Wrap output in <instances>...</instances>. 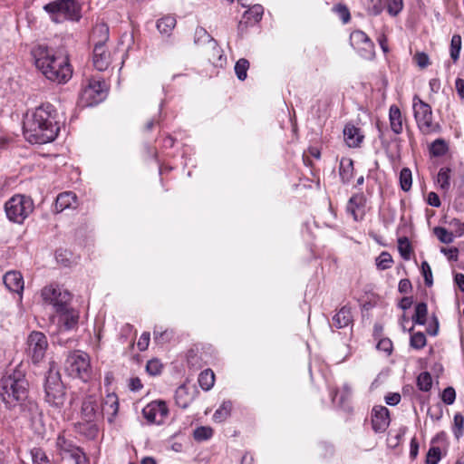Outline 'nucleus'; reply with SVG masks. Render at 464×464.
<instances>
[{"instance_id": "17", "label": "nucleus", "mask_w": 464, "mask_h": 464, "mask_svg": "<svg viewBox=\"0 0 464 464\" xmlns=\"http://www.w3.org/2000/svg\"><path fill=\"white\" fill-rule=\"evenodd\" d=\"M390 424L389 410L384 406H375L372 411V426L375 432H383Z\"/></svg>"}, {"instance_id": "50", "label": "nucleus", "mask_w": 464, "mask_h": 464, "mask_svg": "<svg viewBox=\"0 0 464 464\" xmlns=\"http://www.w3.org/2000/svg\"><path fill=\"white\" fill-rule=\"evenodd\" d=\"M421 273L424 277L425 285L431 286L433 284L431 268L427 261L421 263Z\"/></svg>"}, {"instance_id": "32", "label": "nucleus", "mask_w": 464, "mask_h": 464, "mask_svg": "<svg viewBox=\"0 0 464 464\" xmlns=\"http://www.w3.org/2000/svg\"><path fill=\"white\" fill-rule=\"evenodd\" d=\"M61 314V322L63 323L64 328L66 330L72 329L78 323V314L73 311H69L68 307L64 312Z\"/></svg>"}, {"instance_id": "51", "label": "nucleus", "mask_w": 464, "mask_h": 464, "mask_svg": "<svg viewBox=\"0 0 464 464\" xmlns=\"http://www.w3.org/2000/svg\"><path fill=\"white\" fill-rule=\"evenodd\" d=\"M456 399V392L452 387H447L443 390L441 394V400L447 405H451L454 403Z\"/></svg>"}, {"instance_id": "62", "label": "nucleus", "mask_w": 464, "mask_h": 464, "mask_svg": "<svg viewBox=\"0 0 464 464\" xmlns=\"http://www.w3.org/2000/svg\"><path fill=\"white\" fill-rule=\"evenodd\" d=\"M411 287L412 285L411 281L409 279L404 278L399 282L398 290L401 294H407L411 290Z\"/></svg>"}, {"instance_id": "21", "label": "nucleus", "mask_w": 464, "mask_h": 464, "mask_svg": "<svg viewBox=\"0 0 464 464\" xmlns=\"http://www.w3.org/2000/svg\"><path fill=\"white\" fill-rule=\"evenodd\" d=\"M194 44L199 46L208 44L213 51L218 50L217 41L203 27L196 28L194 34Z\"/></svg>"}, {"instance_id": "38", "label": "nucleus", "mask_w": 464, "mask_h": 464, "mask_svg": "<svg viewBox=\"0 0 464 464\" xmlns=\"http://www.w3.org/2000/svg\"><path fill=\"white\" fill-rule=\"evenodd\" d=\"M433 233L441 243L450 244L454 241V234L449 232L445 227H436L433 229Z\"/></svg>"}, {"instance_id": "15", "label": "nucleus", "mask_w": 464, "mask_h": 464, "mask_svg": "<svg viewBox=\"0 0 464 464\" xmlns=\"http://www.w3.org/2000/svg\"><path fill=\"white\" fill-rule=\"evenodd\" d=\"M168 413L169 409L163 401H153L142 410L144 418L151 424H162Z\"/></svg>"}, {"instance_id": "6", "label": "nucleus", "mask_w": 464, "mask_h": 464, "mask_svg": "<svg viewBox=\"0 0 464 464\" xmlns=\"http://www.w3.org/2000/svg\"><path fill=\"white\" fill-rule=\"evenodd\" d=\"M55 453L62 460H67L70 464H89V459L83 450L63 432L56 438Z\"/></svg>"}, {"instance_id": "16", "label": "nucleus", "mask_w": 464, "mask_h": 464, "mask_svg": "<svg viewBox=\"0 0 464 464\" xmlns=\"http://www.w3.org/2000/svg\"><path fill=\"white\" fill-rule=\"evenodd\" d=\"M92 39L95 41L93 48V57H98L105 53V42L109 39V28L105 24H97L92 33Z\"/></svg>"}, {"instance_id": "27", "label": "nucleus", "mask_w": 464, "mask_h": 464, "mask_svg": "<svg viewBox=\"0 0 464 464\" xmlns=\"http://www.w3.org/2000/svg\"><path fill=\"white\" fill-rule=\"evenodd\" d=\"M176 18L172 15H166L157 22V28L162 34L169 35L171 31L176 26Z\"/></svg>"}, {"instance_id": "13", "label": "nucleus", "mask_w": 464, "mask_h": 464, "mask_svg": "<svg viewBox=\"0 0 464 464\" xmlns=\"http://www.w3.org/2000/svg\"><path fill=\"white\" fill-rule=\"evenodd\" d=\"M48 348V341L44 334L34 331L27 338V355L34 364L42 362Z\"/></svg>"}, {"instance_id": "28", "label": "nucleus", "mask_w": 464, "mask_h": 464, "mask_svg": "<svg viewBox=\"0 0 464 464\" xmlns=\"http://www.w3.org/2000/svg\"><path fill=\"white\" fill-rule=\"evenodd\" d=\"M365 197L362 193L353 195L348 201L347 210L352 213L354 220H357L356 209L363 208Z\"/></svg>"}, {"instance_id": "31", "label": "nucleus", "mask_w": 464, "mask_h": 464, "mask_svg": "<svg viewBox=\"0 0 464 464\" xmlns=\"http://www.w3.org/2000/svg\"><path fill=\"white\" fill-rule=\"evenodd\" d=\"M176 403L185 409L188 406L191 401V397L188 393V388L186 385H180L175 393Z\"/></svg>"}, {"instance_id": "64", "label": "nucleus", "mask_w": 464, "mask_h": 464, "mask_svg": "<svg viewBox=\"0 0 464 464\" xmlns=\"http://www.w3.org/2000/svg\"><path fill=\"white\" fill-rule=\"evenodd\" d=\"M455 88L459 98L464 100V80L457 78L455 81Z\"/></svg>"}, {"instance_id": "54", "label": "nucleus", "mask_w": 464, "mask_h": 464, "mask_svg": "<svg viewBox=\"0 0 464 464\" xmlns=\"http://www.w3.org/2000/svg\"><path fill=\"white\" fill-rule=\"evenodd\" d=\"M334 10L344 24L350 21L351 14L346 5L339 4L334 7Z\"/></svg>"}, {"instance_id": "57", "label": "nucleus", "mask_w": 464, "mask_h": 464, "mask_svg": "<svg viewBox=\"0 0 464 464\" xmlns=\"http://www.w3.org/2000/svg\"><path fill=\"white\" fill-rule=\"evenodd\" d=\"M377 349L390 354L392 351V343L388 338L381 339L377 343Z\"/></svg>"}, {"instance_id": "19", "label": "nucleus", "mask_w": 464, "mask_h": 464, "mask_svg": "<svg viewBox=\"0 0 464 464\" xmlns=\"http://www.w3.org/2000/svg\"><path fill=\"white\" fill-rule=\"evenodd\" d=\"M119 411V400L115 393H109L102 404V415L106 414L108 420L112 422Z\"/></svg>"}, {"instance_id": "59", "label": "nucleus", "mask_w": 464, "mask_h": 464, "mask_svg": "<svg viewBox=\"0 0 464 464\" xmlns=\"http://www.w3.org/2000/svg\"><path fill=\"white\" fill-rule=\"evenodd\" d=\"M441 253L448 256L449 260L457 261L459 256V249L457 247L440 249Z\"/></svg>"}, {"instance_id": "37", "label": "nucleus", "mask_w": 464, "mask_h": 464, "mask_svg": "<svg viewBox=\"0 0 464 464\" xmlns=\"http://www.w3.org/2000/svg\"><path fill=\"white\" fill-rule=\"evenodd\" d=\"M461 50V36L459 34H454L450 41V57L454 63L459 60V53Z\"/></svg>"}, {"instance_id": "44", "label": "nucleus", "mask_w": 464, "mask_h": 464, "mask_svg": "<svg viewBox=\"0 0 464 464\" xmlns=\"http://www.w3.org/2000/svg\"><path fill=\"white\" fill-rule=\"evenodd\" d=\"M93 65L98 71H104L108 68L111 63V55L109 53H105L98 57H92Z\"/></svg>"}, {"instance_id": "24", "label": "nucleus", "mask_w": 464, "mask_h": 464, "mask_svg": "<svg viewBox=\"0 0 464 464\" xmlns=\"http://www.w3.org/2000/svg\"><path fill=\"white\" fill-rule=\"evenodd\" d=\"M389 120L392 130L395 134L402 132V117L400 109L396 105H392L389 110Z\"/></svg>"}, {"instance_id": "40", "label": "nucleus", "mask_w": 464, "mask_h": 464, "mask_svg": "<svg viewBox=\"0 0 464 464\" xmlns=\"http://www.w3.org/2000/svg\"><path fill=\"white\" fill-rule=\"evenodd\" d=\"M412 177L411 171L408 168H403L400 172V184L403 191H409L411 188Z\"/></svg>"}, {"instance_id": "30", "label": "nucleus", "mask_w": 464, "mask_h": 464, "mask_svg": "<svg viewBox=\"0 0 464 464\" xmlns=\"http://www.w3.org/2000/svg\"><path fill=\"white\" fill-rule=\"evenodd\" d=\"M428 314V307L427 304L424 302H420L415 306V314L412 316V321L414 324L424 325L427 321Z\"/></svg>"}, {"instance_id": "34", "label": "nucleus", "mask_w": 464, "mask_h": 464, "mask_svg": "<svg viewBox=\"0 0 464 464\" xmlns=\"http://www.w3.org/2000/svg\"><path fill=\"white\" fill-rule=\"evenodd\" d=\"M398 250L404 260L408 261L411 259L412 247L408 237H402L398 239Z\"/></svg>"}, {"instance_id": "4", "label": "nucleus", "mask_w": 464, "mask_h": 464, "mask_svg": "<svg viewBox=\"0 0 464 464\" xmlns=\"http://www.w3.org/2000/svg\"><path fill=\"white\" fill-rule=\"evenodd\" d=\"M82 421L77 423L79 432L87 437L94 438L98 432L96 422L102 417L100 404L95 397L88 396L82 404L81 411Z\"/></svg>"}, {"instance_id": "60", "label": "nucleus", "mask_w": 464, "mask_h": 464, "mask_svg": "<svg viewBox=\"0 0 464 464\" xmlns=\"http://www.w3.org/2000/svg\"><path fill=\"white\" fill-rule=\"evenodd\" d=\"M401 401V395L398 392H391L385 396V402L388 405L395 406Z\"/></svg>"}, {"instance_id": "45", "label": "nucleus", "mask_w": 464, "mask_h": 464, "mask_svg": "<svg viewBox=\"0 0 464 464\" xmlns=\"http://www.w3.org/2000/svg\"><path fill=\"white\" fill-rule=\"evenodd\" d=\"M213 435V430L210 427L201 426L194 430V439L198 441L207 440Z\"/></svg>"}, {"instance_id": "61", "label": "nucleus", "mask_w": 464, "mask_h": 464, "mask_svg": "<svg viewBox=\"0 0 464 464\" xmlns=\"http://www.w3.org/2000/svg\"><path fill=\"white\" fill-rule=\"evenodd\" d=\"M428 414L433 420H440L443 414L441 406L437 405L434 409H430Z\"/></svg>"}, {"instance_id": "2", "label": "nucleus", "mask_w": 464, "mask_h": 464, "mask_svg": "<svg viewBox=\"0 0 464 464\" xmlns=\"http://www.w3.org/2000/svg\"><path fill=\"white\" fill-rule=\"evenodd\" d=\"M23 130L30 143L45 144L54 140L60 131L57 110L51 103L41 104L26 114Z\"/></svg>"}, {"instance_id": "12", "label": "nucleus", "mask_w": 464, "mask_h": 464, "mask_svg": "<svg viewBox=\"0 0 464 464\" xmlns=\"http://www.w3.org/2000/svg\"><path fill=\"white\" fill-rule=\"evenodd\" d=\"M107 85L102 79L95 77L89 80L88 85L82 90L81 102L83 106H94L106 97Z\"/></svg>"}, {"instance_id": "25", "label": "nucleus", "mask_w": 464, "mask_h": 464, "mask_svg": "<svg viewBox=\"0 0 464 464\" xmlns=\"http://www.w3.org/2000/svg\"><path fill=\"white\" fill-rule=\"evenodd\" d=\"M339 174L343 183H348L353 176V161L351 159H342Z\"/></svg>"}, {"instance_id": "3", "label": "nucleus", "mask_w": 464, "mask_h": 464, "mask_svg": "<svg viewBox=\"0 0 464 464\" xmlns=\"http://www.w3.org/2000/svg\"><path fill=\"white\" fill-rule=\"evenodd\" d=\"M34 56L36 67L48 80L65 83L71 79L72 69L66 54H56L48 48L40 46Z\"/></svg>"}, {"instance_id": "23", "label": "nucleus", "mask_w": 464, "mask_h": 464, "mask_svg": "<svg viewBox=\"0 0 464 464\" xmlns=\"http://www.w3.org/2000/svg\"><path fill=\"white\" fill-rule=\"evenodd\" d=\"M353 322L351 308L343 306L333 317V325L338 329L348 326Z\"/></svg>"}, {"instance_id": "42", "label": "nucleus", "mask_w": 464, "mask_h": 464, "mask_svg": "<svg viewBox=\"0 0 464 464\" xmlns=\"http://www.w3.org/2000/svg\"><path fill=\"white\" fill-rule=\"evenodd\" d=\"M375 261L376 266L380 270H386L390 268L393 263L392 255L386 251L382 252Z\"/></svg>"}, {"instance_id": "48", "label": "nucleus", "mask_w": 464, "mask_h": 464, "mask_svg": "<svg viewBox=\"0 0 464 464\" xmlns=\"http://www.w3.org/2000/svg\"><path fill=\"white\" fill-rule=\"evenodd\" d=\"M441 458V451L439 447H431L426 457V464H438Z\"/></svg>"}, {"instance_id": "14", "label": "nucleus", "mask_w": 464, "mask_h": 464, "mask_svg": "<svg viewBox=\"0 0 464 464\" xmlns=\"http://www.w3.org/2000/svg\"><path fill=\"white\" fill-rule=\"evenodd\" d=\"M350 43L362 57L365 59H372L374 57V44L363 31H353L350 35Z\"/></svg>"}, {"instance_id": "35", "label": "nucleus", "mask_w": 464, "mask_h": 464, "mask_svg": "<svg viewBox=\"0 0 464 464\" xmlns=\"http://www.w3.org/2000/svg\"><path fill=\"white\" fill-rule=\"evenodd\" d=\"M30 454L33 464H53L45 451L41 448H33Z\"/></svg>"}, {"instance_id": "46", "label": "nucleus", "mask_w": 464, "mask_h": 464, "mask_svg": "<svg viewBox=\"0 0 464 464\" xmlns=\"http://www.w3.org/2000/svg\"><path fill=\"white\" fill-rule=\"evenodd\" d=\"M154 340L158 343H165L172 338V332L168 330H162L161 327L156 326L154 329Z\"/></svg>"}, {"instance_id": "58", "label": "nucleus", "mask_w": 464, "mask_h": 464, "mask_svg": "<svg viewBox=\"0 0 464 464\" xmlns=\"http://www.w3.org/2000/svg\"><path fill=\"white\" fill-rule=\"evenodd\" d=\"M150 333H147V332H144L139 341H138V343H137V346L139 348L140 351H145L148 346H149V343H150Z\"/></svg>"}, {"instance_id": "8", "label": "nucleus", "mask_w": 464, "mask_h": 464, "mask_svg": "<svg viewBox=\"0 0 464 464\" xmlns=\"http://www.w3.org/2000/svg\"><path fill=\"white\" fill-rule=\"evenodd\" d=\"M44 10L51 15L55 23L69 19L78 21L81 18V9L74 0H55L46 4Z\"/></svg>"}, {"instance_id": "33", "label": "nucleus", "mask_w": 464, "mask_h": 464, "mask_svg": "<svg viewBox=\"0 0 464 464\" xmlns=\"http://www.w3.org/2000/svg\"><path fill=\"white\" fill-rule=\"evenodd\" d=\"M451 169L448 167L441 168L437 176V183L443 191H448L450 187Z\"/></svg>"}, {"instance_id": "63", "label": "nucleus", "mask_w": 464, "mask_h": 464, "mask_svg": "<svg viewBox=\"0 0 464 464\" xmlns=\"http://www.w3.org/2000/svg\"><path fill=\"white\" fill-rule=\"evenodd\" d=\"M427 202L429 205L435 207V208H439L441 205L440 199L438 194L435 192H430L428 194Z\"/></svg>"}, {"instance_id": "29", "label": "nucleus", "mask_w": 464, "mask_h": 464, "mask_svg": "<svg viewBox=\"0 0 464 464\" xmlns=\"http://www.w3.org/2000/svg\"><path fill=\"white\" fill-rule=\"evenodd\" d=\"M198 381L203 390L209 391L214 385L215 374L212 370L206 369L199 373Z\"/></svg>"}, {"instance_id": "47", "label": "nucleus", "mask_w": 464, "mask_h": 464, "mask_svg": "<svg viewBox=\"0 0 464 464\" xmlns=\"http://www.w3.org/2000/svg\"><path fill=\"white\" fill-rule=\"evenodd\" d=\"M387 11L392 15L396 16L403 7L402 0H386Z\"/></svg>"}, {"instance_id": "53", "label": "nucleus", "mask_w": 464, "mask_h": 464, "mask_svg": "<svg viewBox=\"0 0 464 464\" xmlns=\"http://www.w3.org/2000/svg\"><path fill=\"white\" fill-rule=\"evenodd\" d=\"M464 426V418L460 413L454 416V434L459 439L462 436Z\"/></svg>"}, {"instance_id": "22", "label": "nucleus", "mask_w": 464, "mask_h": 464, "mask_svg": "<svg viewBox=\"0 0 464 464\" xmlns=\"http://www.w3.org/2000/svg\"><path fill=\"white\" fill-rule=\"evenodd\" d=\"M343 136L349 147H358L363 140V135L360 133V129L353 125H346L343 130Z\"/></svg>"}, {"instance_id": "43", "label": "nucleus", "mask_w": 464, "mask_h": 464, "mask_svg": "<svg viewBox=\"0 0 464 464\" xmlns=\"http://www.w3.org/2000/svg\"><path fill=\"white\" fill-rule=\"evenodd\" d=\"M426 343H427L426 336L421 332L413 333L411 335L410 345L413 349H416V350L422 349L426 345Z\"/></svg>"}, {"instance_id": "26", "label": "nucleus", "mask_w": 464, "mask_h": 464, "mask_svg": "<svg viewBox=\"0 0 464 464\" xmlns=\"http://www.w3.org/2000/svg\"><path fill=\"white\" fill-rule=\"evenodd\" d=\"M430 156L442 157L449 151V144L444 139H436L429 148Z\"/></svg>"}, {"instance_id": "49", "label": "nucleus", "mask_w": 464, "mask_h": 464, "mask_svg": "<svg viewBox=\"0 0 464 464\" xmlns=\"http://www.w3.org/2000/svg\"><path fill=\"white\" fill-rule=\"evenodd\" d=\"M146 370L150 375H158L161 372L162 364L159 360L152 359L147 362Z\"/></svg>"}, {"instance_id": "41", "label": "nucleus", "mask_w": 464, "mask_h": 464, "mask_svg": "<svg viewBox=\"0 0 464 464\" xmlns=\"http://www.w3.org/2000/svg\"><path fill=\"white\" fill-rule=\"evenodd\" d=\"M417 386L420 391L429 392L432 386L431 375L428 372H421L417 378Z\"/></svg>"}, {"instance_id": "56", "label": "nucleus", "mask_w": 464, "mask_h": 464, "mask_svg": "<svg viewBox=\"0 0 464 464\" xmlns=\"http://www.w3.org/2000/svg\"><path fill=\"white\" fill-rule=\"evenodd\" d=\"M246 14L252 16L255 22H258L263 15V7L259 5H256L246 12Z\"/></svg>"}, {"instance_id": "1", "label": "nucleus", "mask_w": 464, "mask_h": 464, "mask_svg": "<svg viewBox=\"0 0 464 464\" xmlns=\"http://www.w3.org/2000/svg\"><path fill=\"white\" fill-rule=\"evenodd\" d=\"M0 399L6 409L24 415L33 423L42 415L36 401L29 397V383L21 371L1 379Z\"/></svg>"}, {"instance_id": "9", "label": "nucleus", "mask_w": 464, "mask_h": 464, "mask_svg": "<svg viewBox=\"0 0 464 464\" xmlns=\"http://www.w3.org/2000/svg\"><path fill=\"white\" fill-rule=\"evenodd\" d=\"M34 202L30 197L14 195L5 204L7 218L14 223L22 224L34 210Z\"/></svg>"}, {"instance_id": "5", "label": "nucleus", "mask_w": 464, "mask_h": 464, "mask_svg": "<svg viewBox=\"0 0 464 464\" xmlns=\"http://www.w3.org/2000/svg\"><path fill=\"white\" fill-rule=\"evenodd\" d=\"M413 114L419 130L423 135L439 133L441 127L438 122L433 121L432 110L430 104L423 102L418 95L413 97Z\"/></svg>"}, {"instance_id": "52", "label": "nucleus", "mask_w": 464, "mask_h": 464, "mask_svg": "<svg viewBox=\"0 0 464 464\" xmlns=\"http://www.w3.org/2000/svg\"><path fill=\"white\" fill-rule=\"evenodd\" d=\"M413 60L421 69L426 68L430 63L429 55L424 52H417L413 56Z\"/></svg>"}, {"instance_id": "36", "label": "nucleus", "mask_w": 464, "mask_h": 464, "mask_svg": "<svg viewBox=\"0 0 464 464\" xmlns=\"http://www.w3.org/2000/svg\"><path fill=\"white\" fill-rule=\"evenodd\" d=\"M232 409V404L230 401H224L220 407L215 411L213 415V419L215 421L222 422L224 421L229 415Z\"/></svg>"}, {"instance_id": "18", "label": "nucleus", "mask_w": 464, "mask_h": 464, "mask_svg": "<svg viewBox=\"0 0 464 464\" xmlns=\"http://www.w3.org/2000/svg\"><path fill=\"white\" fill-rule=\"evenodd\" d=\"M3 281L6 288L14 293L22 295L24 282L22 274L19 271L12 270L5 274Z\"/></svg>"}, {"instance_id": "7", "label": "nucleus", "mask_w": 464, "mask_h": 464, "mask_svg": "<svg viewBox=\"0 0 464 464\" xmlns=\"http://www.w3.org/2000/svg\"><path fill=\"white\" fill-rule=\"evenodd\" d=\"M45 401L55 408H61L65 402L64 386L61 375L54 366L51 365L44 382Z\"/></svg>"}, {"instance_id": "11", "label": "nucleus", "mask_w": 464, "mask_h": 464, "mask_svg": "<svg viewBox=\"0 0 464 464\" xmlns=\"http://www.w3.org/2000/svg\"><path fill=\"white\" fill-rule=\"evenodd\" d=\"M41 296L44 304L53 305L56 313L64 312L72 298L67 290L53 285L44 287Z\"/></svg>"}, {"instance_id": "10", "label": "nucleus", "mask_w": 464, "mask_h": 464, "mask_svg": "<svg viewBox=\"0 0 464 464\" xmlns=\"http://www.w3.org/2000/svg\"><path fill=\"white\" fill-rule=\"evenodd\" d=\"M64 369L68 375L88 382L92 377L90 357L86 353L74 351L70 353L64 362Z\"/></svg>"}, {"instance_id": "55", "label": "nucleus", "mask_w": 464, "mask_h": 464, "mask_svg": "<svg viewBox=\"0 0 464 464\" xmlns=\"http://www.w3.org/2000/svg\"><path fill=\"white\" fill-rule=\"evenodd\" d=\"M449 224L454 227V235L456 237H460L464 235V225L459 218H452Z\"/></svg>"}, {"instance_id": "20", "label": "nucleus", "mask_w": 464, "mask_h": 464, "mask_svg": "<svg viewBox=\"0 0 464 464\" xmlns=\"http://www.w3.org/2000/svg\"><path fill=\"white\" fill-rule=\"evenodd\" d=\"M77 205V197L72 191H65L60 193L55 200L54 210L55 212H62L66 208H74Z\"/></svg>"}, {"instance_id": "39", "label": "nucleus", "mask_w": 464, "mask_h": 464, "mask_svg": "<svg viewBox=\"0 0 464 464\" xmlns=\"http://www.w3.org/2000/svg\"><path fill=\"white\" fill-rule=\"evenodd\" d=\"M249 68V62L245 59H239L235 65V72L238 80L244 81L247 76V70Z\"/></svg>"}]
</instances>
